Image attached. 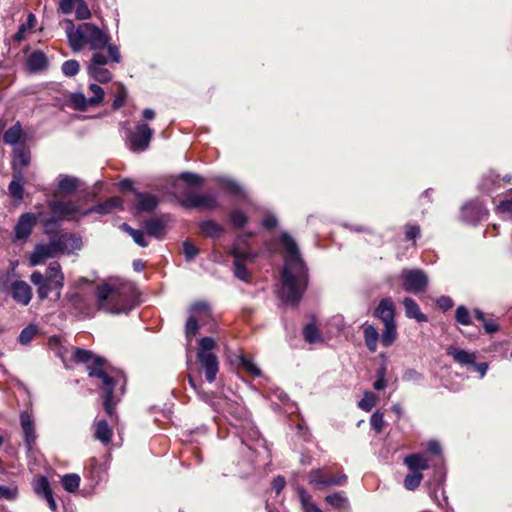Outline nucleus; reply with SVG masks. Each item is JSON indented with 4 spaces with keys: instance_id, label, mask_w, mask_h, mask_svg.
<instances>
[{
    "instance_id": "45",
    "label": "nucleus",
    "mask_w": 512,
    "mask_h": 512,
    "mask_svg": "<svg viewBox=\"0 0 512 512\" xmlns=\"http://www.w3.org/2000/svg\"><path fill=\"white\" fill-rule=\"evenodd\" d=\"M240 366L254 377H260L262 372L261 369L253 362L252 358L241 355L239 357Z\"/></svg>"
},
{
    "instance_id": "63",
    "label": "nucleus",
    "mask_w": 512,
    "mask_h": 512,
    "mask_svg": "<svg viewBox=\"0 0 512 512\" xmlns=\"http://www.w3.org/2000/svg\"><path fill=\"white\" fill-rule=\"evenodd\" d=\"M421 229L419 225L416 224H407L405 226V236L407 240L415 242L416 239L420 236Z\"/></svg>"
},
{
    "instance_id": "60",
    "label": "nucleus",
    "mask_w": 512,
    "mask_h": 512,
    "mask_svg": "<svg viewBox=\"0 0 512 512\" xmlns=\"http://www.w3.org/2000/svg\"><path fill=\"white\" fill-rule=\"evenodd\" d=\"M370 424L372 429H374L377 433H380L383 430L385 421L384 415L380 411H375L370 417Z\"/></svg>"
},
{
    "instance_id": "17",
    "label": "nucleus",
    "mask_w": 512,
    "mask_h": 512,
    "mask_svg": "<svg viewBox=\"0 0 512 512\" xmlns=\"http://www.w3.org/2000/svg\"><path fill=\"white\" fill-rule=\"evenodd\" d=\"M58 257L52 239L45 244H37L29 257L32 266H36L44 262L48 258Z\"/></svg>"
},
{
    "instance_id": "31",
    "label": "nucleus",
    "mask_w": 512,
    "mask_h": 512,
    "mask_svg": "<svg viewBox=\"0 0 512 512\" xmlns=\"http://www.w3.org/2000/svg\"><path fill=\"white\" fill-rule=\"evenodd\" d=\"M30 152L25 148H18L14 151V159L12 162L13 173L22 171L23 168L30 164Z\"/></svg>"
},
{
    "instance_id": "52",
    "label": "nucleus",
    "mask_w": 512,
    "mask_h": 512,
    "mask_svg": "<svg viewBox=\"0 0 512 512\" xmlns=\"http://www.w3.org/2000/svg\"><path fill=\"white\" fill-rule=\"evenodd\" d=\"M455 319L461 325L467 326L472 324L470 312L463 305L457 307L455 311Z\"/></svg>"
},
{
    "instance_id": "6",
    "label": "nucleus",
    "mask_w": 512,
    "mask_h": 512,
    "mask_svg": "<svg viewBox=\"0 0 512 512\" xmlns=\"http://www.w3.org/2000/svg\"><path fill=\"white\" fill-rule=\"evenodd\" d=\"M400 279L404 290L413 294L424 292L428 285V276L421 269H403Z\"/></svg>"
},
{
    "instance_id": "13",
    "label": "nucleus",
    "mask_w": 512,
    "mask_h": 512,
    "mask_svg": "<svg viewBox=\"0 0 512 512\" xmlns=\"http://www.w3.org/2000/svg\"><path fill=\"white\" fill-rule=\"evenodd\" d=\"M182 205L186 208H204L211 210L218 207V198L217 195L213 193H190L183 199Z\"/></svg>"
},
{
    "instance_id": "2",
    "label": "nucleus",
    "mask_w": 512,
    "mask_h": 512,
    "mask_svg": "<svg viewBox=\"0 0 512 512\" xmlns=\"http://www.w3.org/2000/svg\"><path fill=\"white\" fill-rule=\"evenodd\" d=\"M73 359L77 363L86 364L90 377L101 380L100 387L104 392V410L108 416L112 417L114 406L125 392L126 377L124 373L117 369H105L106 360L85 349L76 348L73 352Z\"/></svg>"
},
{
    "instance_id": "42",
    "label": "nucleus",
    "mask_w": 512,
    "mask_h": 512,
    "mask_svg": "<svg viewBox=\"0 0 512 512\" xmlns=\"http://www.w3.org/2000/svg\"><path fill=\"white\" fill-rule=\"evenodd\" d=\"M61 483L63 488L70 493H73L78 490L80 485V477L78 474L71 473V474H65L62 479Z\"/></svg>"
},
{
    "instance_id": "38",
    "label": "nucleus",
    "mask_w": 512,
    "mask_h": 512,
    "mask_svg": "<svg viewBox=\"0 0 512 512\" xmlns=\"http://www.w3.org/2000/svg\"><path fill=\"white\" fill-rule=\"evenodd\" d=\"M33 490L37 496L42 497V498L53 493L50 483H49V480L44 475H40L34 479Z\"/></svg>"
},
{
    "instance_id": "55",
    "label": "nucleus",
    "mask_w": 512,
    "mask_h": 512,
    "mask_svg": "<svg viewBox=\"0 0 512 512\" xmlns=\"http://www.w3.org/2000/svg\"><path fill=\"white\" fill-rule=\"evenodd\" d=\"M216 345L215 340L212 337H203L199 340V349L197 355L200 354H212V350Z\"/></svg>"
},
{
    "instance_id": "10",
    "label": "nucleus",
    "mask_w": 512,
    "mask_h": 512,
    "mask_svg": "<svg viewBox=\"0 0 512 512\" xmlns=\"http://www.w3.org/2000/svg\"><path fill=\"white\" fill-rule=\"evenodd\" d=\"M153 130L146 123H139L135 131L130 133L129 145L134 152L145 151L150 144Z\"/></svg>"
},
{
    "instance_id": "56",
    "label": "nucleus",
    "mask_w": 512,
    "mask_h": 512,
    "mask_svg": "<svg viewBox=\"0 0 512 512\" xmlns=\"http://www.w3.org/2000/svg\"><path fill=\"white\" fill-rule=\"evenodd\" d=\"M229 217L232 225L237 229L244 227L248 220L245 213L241 210L232 211Z\"/></svg>"
},
{
    "instance_id": "3",
    "label": "nucleus",
    "mask_w": 512,
    "mask_h": 512,
    "mask_svg": "<svg viewBox=\"0 0 512 512\" xmlns=\"http://www.w3.org/2000/svg\"><path fill=\"white\" fill-rule=\"evenodd\" d=\"M67 23L66 35L72 51L79 52L84 47L93 51L107 49L114 63L121 62L119 47L110 43L111 37L106 30L91 22L81 23L77 27L71 20H67Z\"/></svg>"
},
{
    "instance_id": "23",
    "label": "nucleus",
    "mask_w": 512,
    "mask_h": 512,
    "mask_svg": "<svg viewBox=\"0 0 512 512\" xmlns=\"http://www.w3.org/2000/svg\"><path fill=\"white\" fill-rule=\"evenodd\" d=\"M26 65L31 72L43 71L48 67V58L44 52L37 50L28 56Z\"/></svg>"
},
{
    "instance_id": "41",
    "label": "nucleus",
    "mask_w": 512,
    "mask_h": 512,
    "mask_svg": "<svg viewBox=\"0 0 512 512\" xmlns=\"http://www.w3.org/2000/svg\"><path fill=\"white\" fill-rule=\"evenodd\" d=\"M88 74L98 82L106 83L112 79V73L105 67H87Z\"/></svg>"
},
{
    "instance_id": "40",
    "label": "nucleus",
    "mask_w": 512,
    "mask_h": 512,
    "mask_svg": "<svg viewBox=\"0 0 512 512\" xmlns=\"http://www.w3.org/2000/svg\"><path fill=\"white\" fill-rule=\"evenodd\" d=\"M325 501L334 508L346 509L349 507V502L344 492H336L325 497Z\"/></svg>"
},
{
    "instance_id": "64",
    "label": "nucleus",
    "mask_w": 512,
    "mask_h": 512,
    "mask_svg": "<svg viewBox=\"0 0 512 512\" xmlns=\"http://www.w3.org/2000/svg\"><path fill=\"white\" fill-rule=\"evenodd\" d=\"M82 0H60L59 8L63 14H70Z\"/></svg>"
},
{
    "instance_id": "32",
    "label": "nucleus",
    "mask_w": 512,
    "mask_h": 512,
    "mask_svg": "<svg viewBox=\"0 0 512 512\" xmlns=\"http://www.w3.org/2000/svg\"><path fill=\"white\" fill-rule=\"evenodd\" d=\"M23 140V129L19 121L7 129L3 134V141L9 145H16Z\"/></svg>"
},
{
    "instance_id": "27",
    "label": "nucleus",
    "mask_w": 512,
    "mask_h": 512,
    "mask_svg": "<svg viewBox=\"0 0 512 512\" xmlns=\"http://www.w3.org/2000/svg\"><path fill=\"white\" fill-rule=\"evenodd\" d=\"M403 306L405 309L406 317L415 319L418 322H427V316L421 312L419 305L416 301L410 297H406L403 300Z\"/></svg>"
},
{
    "instance_id": "19",
    "label": "nucleus",
    "mask_w": 512,
    "mask_h": 512,
    "mask_svg": "<svg viewBox=\"0 0 512 512\" xmlns=\"http://www.w3.org/2000/svg\"><path fill=\"white\" fill-rule=\"evenodd\" d=\"M374 316L380 319L383 324L395 322V305L390 297L380 300L375 308Z\"/></svg>"
},
{
    "instance_id": "58",
    "label": "nucleus",
    "mask_w": 512,
    "mask_h": 512,
    "mask_svg": "<svg viewBox=\"0 0 512 512\" xmlns=\"http://www.w3.org/2000/svg\"><path fill=\"white\" fill-rule=\"evenodd\" d=\"M182 246L183 254L187 262L193 261L199 254V249L188 240L184 241Z\"/></svg>"
},
{
    "instance_id": "1",
    "label": "nucleus",
    "mask_w": 512,
    "mask_h": 512,
    "mask_svg": "<svg viewBox=\"0 0 512 512\" xmlns=\"http://www.w3.org/2000/svg\"><path fill=\"white\" fill-rule=\"evenodd\" d=\"M280 243L286 251V257L278 296L283 303L297 306L308 284V270L300 256L297 243L289 233H281Z\"/></svg>"
},
{
    "instance_id": "50",
    "label": "nucleus",
    "mask_w": 512,
    "mask_h": 512,
    "mask_svg": "<svg viewBox=\"0 0 512 512\" xmlns=\"http://www.w3.org/2000/svg\"><path fill=\"white\" fill-rule=\"evenodd\" d=\"M37 330H38V328L36 325H33V324L28 325L20 332L19 338H18L19 342L22 345L29 344L32 341V339L35 337Z\"/></svg>"
},
{
    "instance_id": "62",
    "label": "nucleus",
    "mask_w": 512,
    "mask_h": 512,
    "mask_svg": "<svg viewBox=\"0 0 512 512\" xmlns=\"http://www.w3.org/2000/svg\"><path fill=\"white\" fill-rule=\"evenodd\" d=\"M423 378V375L413 368L406 369L402 376L404 381L413 383H419Z\"/></svg>"
},
{
    "instance_id": "46",
    "label": "nucleus",
    "mask_w": 512,
    "mask_h": 512,
    "mask_svg": "<svg viewBox=\"0 0 512 512\" xmlns=\"http://www.w3.org/2000/svg\"><path fill=\"white\" fill-rule=\"evenodd\" d=\"M122 228L123 230L129 233V235L133 238L134 242L138 244L140 247L148 246V241L146 240L145 234L142 230L134 229L126 223L122 225Z\"/></svg>"
},
{
    "instance_id": "30",
    "label": "nucleus",
    "mask_w": 512,
    "mask_h": 512,
    "mask_svg": "<svg viewBox=\"0 0 512 512\" xmlns=\"http://www.w3.org/2000/svg\"><path fill=\"white\" fill-rule=\"evenodd\" d=\"M404 463L411 471L415 472H421L429 467L428 460L420 453L408 455L405 457Z\"/></svg>"
},
{
    "instance_id": "24",
    "label": "nucleus",
    "mask_w": 512,
    "mask_h": 512,
    "mask_svg": "<svg viewBox=\"0 0 512 512\" xmlns=\"http://www.w3.org/2000/svg\"><path fill=\"white\" fill-rule=\"evenodd\" d=\"M148 235L161 239L165 235L166 221L163 218L153 217L144 222Z\"/></svg>"
},
{
    "instance_id": "35",
    "label": "nucleus",
    "mask_w": 512,
    "mask_h": 512,
    "mask_svg": "<svg viewBox=\"0 0 512 512\" xmlns=\"http://www.w3.org/2000/svg\"><path fill=\"white\" fill-rule=\"evenodd\" d=\"M241 442L249 450H256V447H263L259 432L255 428H250L247 433L241 434Z\"/></svg>"
},
{
    "instance_id": "33",
    "label": "nucleus",
    "mask_w": 512,
    "mask_h": 512,
    "mask_svg": "<svg viewBox=\"0 0 512 512\" xmlns=\"http://www.w3.org/2000/svg\"><path fill=\"white\" fill-rule=\"evenodd\" d=\"M214 180L223 185L227 192L233 196H237V197H241V198H246V193L243 189V187L238 184L236 181L230 179V178H227V177H216L214 178Z\"/></svg>"
},
{
    "instance_id": "12",
    "label": "nucleus",
    "mask_w": 512,
    "mask_h": 512,
    "mask_svg": "<svg viewBox=\"0 0 512 512\" xmlns=\"http://www.w3.org/2000/svg\"><path fill=\"white\" fill-rule=\"evenodd\" d=\"M488 215V210L479 199L471 200L461 207V219L468 224H476Z\"/></svg>"
},
{
    "instance_id": "48",
    "label": "nucleus",
    "mask_w": 512,
    "mask_h": 512,
    "mask_svg": "<svg viewBox=\"0 0 512 512\" xmlns=\"http://www.w3.org/2000/svg\"><path fill=\"white\" fill-rule=\"evenodd\" d=\"M304 339L308 343H316L321 340L317 326L313 323L307 324L303 329Z\"/></svg>"
},
{
    "instance_id": "11",
    "label": "nucleus",
    "mask_w": 512,
    "mask_h": 512,
    "mask_svg": "<svg viewBox=\"0 0 512 512\" xmlns=\"http://www.w3.org/2000/svg\"><path fill=\"white\" fill-rule=\"evenodd\" d=\"M230 254L234 258V276L243 282H249L250 273L248 272L245 263L247 261H251L254 258V255L250 252L243 251L237 245L232 247Z\"/></svg>"
},
{
    "instance_id": "47",
    "label": "nucleus",
    "mask_w": 512,
    "mask_h": 512,
    "mask_svg": "<svg viewBox=\"0 0 512 512\" xmlns=\"http://www.w3.org/2000/svg\"><path fill=\"white\" fill-rule=\"evenodd\" d=\"M376 401L377 397L374 393L365 391L362 399L358 402V407L365 412H369L375 406Z\"/></svg>"
},
{
    "instance_id": "9",
    "label": "nucleus",
    "mask_w": 512,
    "mask_h": 512,
    "mask_svg": "<svg viewBox=\"0 0 512 512\" xmlns=\"http://www.w3.org/2000/svg\"><path fill=\"white\" fill-rule=\"evenodd\" d=\"M309 484L317 490H325L332 486H342L347 482V475L338 473L333 476L324 474V469H313L308 474Z\"/></svg>"
},
{
    "instance_id": "4",
    "label": "nucleus",
    "mask_w": 512,
    "mask_h": 512,
    "mask_svg": "<svg viewBox=\"0 0 512 512\" xmlns=\"http://www.w3.org/2000/svg\"><path fill=\"white\" fill-rule=\"evenodd\" d=\"M99 310L110 314L128 313L132 309L131 287L126 284H103L96 291Z\"/></svg>"
},
{
    "instance_id": "39",
    "label": "nucleus",
    "mask_w": 512,
    "mask_h": 512,
    "mask_svg": "<svg viewBox=\"0 0 512 512\" xmlns=\"http://www.w3.org/2000/svg\"><path fill=\"white\" fill-rule=\"evenodd\" d=\"M397 338V328L396 323H386L384 324V329L380 336L381 344L384 347H390Z\"/></svg>"
},
{
    "instance_id": "15",
    "label": "nucleus",
    "mask_w": 512,
    "mask_h": 512,
    "mask_svg": "<svg viewBox=\"0 0 512 512\" xmlns=\"http://www.w3.org/2000/svg\"><path fill=\"white\" fill-rule=\"evenodd\" d=\"M56 252L61 254H70L74 251L80 250L82 247L81 237L75 234H62L52 239Z\"/></svg>"
},
{
    "instance_id": "22",
    "label": "nucleus",
    "mask_w": 512,
    "mask_h": 512,
    "mask_svg": "<svg viewBox=\"0 0 512 512\" xmlns=\"http://www.w3.org/2000/svg\"><path fill=\"white\" fill-rule=\"evenodd\" d=\"M68 302L70 306L73 307L80 315L85 317H90L93 315L90 301L85 295L80 293L71 294Z\"/></svg>"
},
{
    "instance_id": "53",
    "label": "nucleus",
    "mask_w": 512,
    "mask_h": 512,
    "mask_svg": "<svg viewBox=\"0 0 512 512\" xmlns=\"http://www.w3.org/2000/svg\"><path fill=\"white\" fill-rule=\"evenodd\" d=\"M179 178L189 186H200L204 182V179L200 175L193 172H182Z\"/></svg>"
},
{
    "instance_id": "21",
    "label": "nucleus",
    "mask_w": 512,
    "mask_h": 512,
    "mask_svg": "<svg viewBox=\"0 0 512 512\" xmlns=\"http://www.w3.org/2000/svg\"><path fill=\"white\" fill-rule=\"evenodd\" d=\"M11 295L17 303L27 306L32 298V290L26 282L16 280L11 285Z\"/></svg>"
},
{
    "instance_id": "61",
    "label": "nucleus",
    "mask_w": 512,
    "mask_h": 512,
    "mask_svg": "<svg viewBox=\"0 0 512 512\" xmlns=\"http://www.w3.org/2000/svg\"><path fill=\"white\" fill-rule=\"evenodd\" d=\"M75 16L78 20H87L91 17V11L85 3V0L78 2L76 5Z\"/></svg>"
},
{
    "instance_id": "20",
    "label": "nucleus",
    "mask_w": 512,
    "mask_h": 512,
    "mask_svg": "<svg viewBox=\"0 0 512 512\" xmlns=\"http://www.w3.org/2000/svg\"><path fill=\"white\" fill-rule=\"evenodd\" d=\"M117 208L122 209V200L118 197H111L108 200H106L102 203H99L97 205H94L91 208L82 210L80 216L85 217L92 213L106 215V214L111 213L113 210H115Z\"/></svg>"
},
{
    "instance_id": "5",
    "label": "nucleus",
    "mask_w": 512,
    "mask_h": 512,
    "mask_svg": "<svg viewBox=\"0 0 512 512\" xmlns=\"http://www.w3.org/2000/svg\"><path fill=\"white\" fill-rule=\"evenodd\" d=\"M30 280L36 286L40 300L46 299L50 294H54L55 299L61 297L64 275L58 262H51L44 274L34 271L30 276Z\"/></svg>"
},
{
    "instance_id": "49",
    "label": "nucleus",
    "mask_w": 512,
    "mask_h": 512,
    "mask_svg": "<svg viewBox=\"0 0 512 512\" xmlns=\"http://www.w3.org/2000/svg\"><path fill=\"white\" fill-rule=\"evenodd\" d=\"M128 96V92L126 87L123 84L118 85L117 92L115 94L113 103H112V109L118 110L120 109L126 102Z\"/></svg>"
},
{
    "instance_id": "18",
    "label": "nucleus",
    "mask_w": 512,
    "mask_h": 512,
    "mask_svg": "<svg viewBox=\"0 0 512 512\" xmlns=\"http://www.w3.org/2000/svg\"><path fill=\"white\" fill-rule=\"evenodd\" d=\"M198 361L204 370L205 378L209 383L216 379L219 370L218 359L214 353L197 355Z\"/></svg>"
},
{
    "instance_id": "44",
    "label": "nucleus",
    "mask_w": 512,
    "mask_h": 512,
    "mask_svg": "<svg viewBox=\"0 0 512 512\" xmlns=\"http://www.w3.org/2000/svg\"><path fill=\"white\" fill-rule=\"evenodd\" d=\"M36 22V17L33 13H29L27 16V20L25 23H22L19 27L17 32L14 35V40L17 42H21L25 39V33L27 30H30L34 27V24Z\"/></svg>"
},
{
    "instance_id": "28",
    "label": "nucleus",
    "mask_w": 512,
    "mask_h": 512,
    "mask_svg": "<svg viewBox=\"0 0 512 512\" xmlns=\"http://www.w3.org/2000/svg\"><path fill=\"white\" fill-rule=\"evenodd\" d=\"M363 336L367 349L372 353L376 352L380 338L378 330L372 324L364 323Z\"/></svg>"
},
{
    "instance_id": "43",
    "label": "nucleus",
    "mask_w": 512,
    "mask_h": 512,
    "mask_svg": "<svg viewBox=\"0 0 512 512\" xmlns=\"http://www.w3.org/2000/svg\"><path fill=\"white\" fill-rule=\"evenodd\" d=\"M297 493L305 512H314V509H319L312 501L311 495L303 487H298Z\"/></svg>"
},
{
    "instance_id": "34",
    "label": "nucleus",
    "mask_w": 512,
    "mask_h": 512,
    "mask_svg": "<svg viewBox=\"0 0 512 512\" xmlns=\"http://www.w3.org/2000/svg\"><path fill=\"white\" fill-rule=\"evenodd\" d=\"M80 184L78 178L70 175L61 174L58 177V190L63 193L74 192Z\"/></svg>"
},
{
    "instance_id": "7",
    "label": "nucleus",
    "mask_w": 512,
    "mask_h": 512,
    "mask_svg": "<svg viewBox=\"0 0 512 512\" xmlns=\"http://www.w3.org/2000/svg\"><path fill=\"white\" fill-rule=\"evenodd\" d=\"M48 206L52 214V220L55 222L62 220H78L82 218L80 216L82 211L79 205L71 200H53L48 203Z\"/></svg>"
},
{
    "instance_id": "26",
    "label": "nucleus",
    "mask_w": 512,
    "mask_h": 512,
    "mask_svg": "<svg viewBox=\"0 0 512 512\" xmlns=\"http://www.w3.org/2000/svg\"><path fill=\"white\" fill-rule=\"evenodd\" d=\"M24 174L23 171H16L13 173L12 181L9 183L8 191L12 198L21 201L24 195Z\"/></svg>"
},
{
    "instance_id": "29",
    "label": "nucleus",
    "mask_w": 512,
    "mask_h": 512,
    "mask_svg": "<svg viewBox=\"0 0 512 512\" xmlns=\"http://www.w3.org/2000/svg\"><path fill=\"white\" fill-rule=\"evenodd\" d=\"M447 354L451 356L455 362L461 365H472L476 359L475 353L456 347H449L447 349Z\"/></svg>"
},
{
    "instance_id": "16",
    "label": "nucleus",
    "mask_w": 512,
    "mask_h": 512,
    "mask_svg": "<svg viewBox=\"0 0 512 512\" xmlns=\"http://www.w3.org/2000/svg\"><path fill=\"white\" fill-rule=\"evenodd\" d=\"M37 222V218L33 213H23L14 228L16 240H27L31 235L33 227Z\"/></svg>"
},
{
    "instance_id": "37",
    "label": "nucleus",
    "mask_w": 512,
    "mask_h": 512,
    "mask_svg": "<svg viewBox=\"0 0 512 512\" xmlns=\"http://www.w3.org/2000/svg\"><path fill=\"white\" fill-rule=\"evenodd\" d=\"M95 438L103 444H108L112 438V430L106 420H100L95 425Z\"/></svg>"
},
{
    "instance_id": "59",
    "label": "nucleus",
    "mask_w": 512,
    "mask_h": 512,
    "mask_svg": "<svg viewBox=\"0 0 512 512\" xmlns=\"http://www.w3.org/2000/svg\"><path fill=\"white\" fill-rule=\"evenodd\" d=\"M199 330V324L198 319L194 316H190L187 319L186 325H185V334L186 338L190 341L192 337H194Z\"/></svg>"
},
{
    "instance_id": "8",
    "label": "nucleus",
    "mask_w": 512,
    "mask_h": 512,
    "mask_svg": "<svg viewBox=\"0 0 512 512\" xmlns=\"http://www.w3.org/2000/svg\"><path fill=\"white\" fill-rule=\"evenodd\" d=\"M88 90L92 94L90 97H86L82 92H75L70 95V103L76 110L84 111L88 107H95L103 101L105 93L101 86L92 83Z\"/></svg>"
},
{
    "instance_id": "54",
    "label": "nucleus",
    "mask_w": 512,
    "mask_h": 512,
    "mask_svg": "<svg viewBox=\"0 0 512 512\" xmlns=\"http://www.w3.org/2000/svg\"><path fill=\"white\" fill-rule=\"evenodd\" d=\"M109 61L113 62L111 60L110 55L106 56V55L96 51L92 55L87 67H96V66L97 67H105V65H107L109 63Z\"/></svg>"
},
{
    "instance_id": "36",
    "label": "nucleus",
    "mask_w": 512,
    "mask_h": 512,
    "mask_svg": "<svg viewBox=\"0 0 512 512\" xmlns=\"http://www.w3.org/2000/svg\"><path fill=\"white\" fill-rule=\"evenodd\" d=\"M201 231L210 238H218L224 232L223 226L213 220H204L199 224Z\"/></svg>"
},
{
    "instance_id": "25",
    "label": "nucleus",
    "mask_w": 512,
    "mask_h": 512,
    "mask_svg": "<svg viewBox=\"0 0 512 512\" xmlns=\"http://www.w3.org/2000/svg\"><path fill=\"white\" fill-rule=\"evenodd\" d=\"M135 196L137 199V210L141 212H150L154 210L159 203V200L156 196L150 193H142L135 191Z\"/></svg>"
},
{
    "instance_id": "51",
    "label": "nucleus",
    "mask_w": 512,
    "mask_h": 512,
    "mask_svg": "<svg viewBox=\"0 0 512 512\" xmlns=\"http://www.w3.org/2000/svg\"><path fill=\"white\" fill-rule=\"evenodd\" d=\"M423 476L421 472L412 471L404 479V486L408 490H415L421 483Z\"/></svg>"
},
{
    "instance_id": "57",
    "label": "nucleus",
    "mask_w": 512,
    "mask_h": 512,
    "mask_svg": "<svg viewBox=\"0 0 512 512\" xmlns=\"http://www.w3.org/2000/svg\"><path fill=\"white\" fill-rule=\"evenodd\" d=\"M79 63L77 60H67L62 64V72L67 77H73L79 72Z\"/></svg>"
},
{
    "instance_id": "14",
    "label": "nucleus",
    "mask_w": 512,
    "mask_h": 512,
    "mask_svg": "<svg viewBox=\"0 0 512 512\" xmlns=\"http://www.w3.org/2000/svg\"><path fill=\"white\" fill-rule=\"evenodd\" d=\"M20 425L23 431L24 445L27 452L30 453L37 440L35 423L31 413L28 411L20 413Z\"/></svg>"
}]
</instances>
